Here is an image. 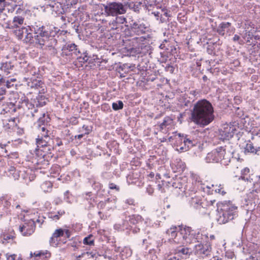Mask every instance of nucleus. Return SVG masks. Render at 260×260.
Returning a JSON list of instances; mask_svg holds the SVG:
<instances>
[{
	"instance_id": "1",
	"label": "nucleus",
	"mask_w": 260,
	"mask_h": 260,
	"mask_svg": "<svg viewBox=\"0 0 260 260\" xmlns=\"http://www.w3.org/2000/svg\"><path fill=\"white\" fill-rule=\"evenodd\" d=\"M15 35L18 39L23 40L26 43H35L41 48L44 46L52 47L57 43L55 39L49 35L48 32L43 25H31L28 26V28L22 27L15 31Z\"/></svg>"
},
{
	"instance_id": "2",
	"label": "nucleus",
	"mask_w": 260,
	"mask_h": 260,
	"mask_svg": "<svg viewBox=\"0 0 260 260\" xmlns=\"http://www.w3.org/2000/svg\"><path fill=\"white\" fill-rule=\"evenodd\" d=\"M214 119V109L208 101L201 100L194 104L191 111V121L196 124L204 126L210 124Z\"/></svg>"
},
{
	"instance_id": "3",
	"label": "nucleus",
	"mask_w": 260,
	"mask_h": 260,
	"mask_svg": "<svg viewBox=\"0 0 260 260\" xmlns=\"http://www.w3.org/2000/svg\"><path fill=\"white\" fill-rule=\"evenodd\" d=\"M15 211L19 218L22 219V216L25 218L24 223L19 226L20 232L24 236L31 235L35 231V224L38 223L40 226L44 222V218L43 216H39L38 218L33 217L35 216V210L26 211L25 210H22L19 205H17Z\"/></svg>"
},
{
	"instance_id": "4",
	"label": "nucleus",
	"mask_w": 260,
	"mask_h": 260,
	"mask_svg": "<svg viewBox=\"0 0 260 260\" xmlns=\"http://www.w3.org/2000/svg\"><path fill=\"white\" fill-rule=\"evenodd\" d=\"M216 220L219 224H224L238 216L237 207L231 202L217 204Z\"/></svg>"
},
{
	"instance_id": "5",
	"label": "nucleus",
	"mask_w": 260,
	"mask_h": 260,
	"mask_svg": "<svg viewBox=\"0 0 260 260\" xmlns=\"http://www.w3.org/2000/svg\"><path fill=\"white\" fill-rule=\"evenodd\" d=\"M241 179L245 181L246 184L245 187L249 190L247 198L255 197V194L260 196V191H258L260 188L259 176L250 174V169L246 167L241 171Z\"/></svg>"
},
{
	"instance_id": "6",
	"label": "nucleus",
	"mask_w": 260,
	"mask_h": 260,
	"mask_svg": "<svg viewBox=\"0 0 260 260\" xmlns=\"http://www.w3.org/2000/svg\"><path fill=\"white\" fill-rule=\"evenodd\" d=\"M231 155L230 152H226L224 147H219L209 152L205 161L207 163L220 162L223 165L226 166L231 161Z\"/></svg>"
},
{
	"instance_id": "7",
	"label": "nucleus",
	"mask_w": 260,
	"mask_h": 260,
	"mask_svg": "<svg viewBox=\"0 0 260 260\" xmlns=\"http://www.w3.org/2000/svg\"><path fill=\"white\" fill-rule=\"evenodd\" d=\"M181 238L177 239L178 244L180 245L202 242V234L198 230L185 226L181 230Z\"/></svg>"
},
{
	"instance_id": "8",
	"label": "nucleus",
	"mask_w": 260,
	"mask_h": 260,
	"mask_svg": "<svg viewBox=\"0 0 260 260\" xmlns=\"http://www.w3.org/2000/svg\"><path fill=\"white\" fill-rule=\"evenodd\" d=\"M148 26L143 22L140 21H133L130 24V27L128 29V34L130 36L134 37L132 39L133 46L137 47L138 44L143 42L145 38L143 37H134L135 36H139L145 34L148 30Z\"/></svg>"
},
{
	"instance_id": "9",
	"label": "nucleus",
	"mask_w": 260,
	"mask_h": 260,
	"mask_svg": "<svg viewBox=\"0 0 260 260\" xmlns=\"http://www.w3.org/2000/svg\"><path fill=\"white\" fill-rule=\"evenodd\" d=\"M7 175L12 177L15 180H19L22 182L28 184L34 179L33 175H29L30 171L24 168H16L14 166H10L7 170Z\"/></svg>"
},
{
	"instance_id": "10",
	"label": "nucleus",
	"mask_w": 260,
	"mask_h": 260,
	"mask_svg": "<svg viewBox=\"0 0 260 260\" xmlns=\"http://www.w3.org/2000/svg\"><path fill=\"white\" fill-rule=\"evenodd\" d=\"M105 15L108 16H117L125 14L127 7L120 2H111L104 4Z\"/></svg>"
},
{
	"instance_id": "11",
	"label": "nucleus",
	"mask_w": 260,
	"mask_h": 260,
	"mask_svg": "<svg viewBox=\"0 0 260 260\" xmlns=\"http://www.w3.org/2000/svg\"><path fill=\"white\" fill-rule=\"evenodd\" d=\"M116 207V199L114 198H108L104 201L100 202L98 204V208L99 210L98 213L107 214L108 212L113 210Z\"/></svg>"
},
{
	"instance_id": "12",
	"label": "nucleus",
	"mask_w": 260,
	"mask_h": 260,
	"mask_svg": "<svg viewBox=\"0 0 260 260\" xmlns=\"http://www.w3.org/2000/svg\"><path fill=\"white\" fill-rule=\"evenodd\" d=\"M190 178L193 187H189L188 191H197L198 190L202 189L205 192H210V187L208 185L202 184L200 176L195 174H191Z\"/></svg>"
},
{
	"instance_id": "13",
	"label": "nucleus",
	"mask_w": 260,
	"mask_h": 260,
	"mask_svg": "<svg viewBox=\"0 0 260 260\" xmlns=\"http://www.w3.org/2000/svg\"><path fill=\"white\" fill-rule=\"evenodd\" d=\"M236 127L231 124H224L219 130V139L224 141L233 137L236 131Z\"/></svg>"
},
{
	"instance_id": "14",
	"label": "nucleus",
	"mask_w": 260,
	"mask_h": 260,
	"mask_svg": "<svg viewBox=\"0 0 260 260\" xmlns=\"http://www.w3.org/2000/svg\"><path fill=\"white\" fill-rule=\"evenodd\" d=\"M14 202V200L8 196L0 197V211H3L4 214L10 213L13 208L12 203Z\"/></svg>"
},
{
	"instance_id": "15",
	"label": "nucleus",
	"mask_w": 260,
	"mask_h": 260,
	"mask_svg": "<svg viewBox=\"0 0 260 260\" xmlns=\"http://www.w3.org/2000/svg\"><path fill=\"white\" fill-rule=\"evenodd\" d=\"M183 228L180 226H172L166 231V234L172 239L171 242L178 244L177 239L181 238L182 234H181V230Z\"/></svg>"
},
{
	"instance_id": "16",
	"label": "nucleus",
	"mask_w": 260,
	"mask_h": 260,
	"mask_svg": "<svg viewBox=\"0 0 260 260\" xmlns=\"http://www.w3.org/2000/svg\"><path fill=\"white\" fill-rule=\"evenodd\" d=\"M185 195L188 197V200L190 205L194 208L198 207L199 205H202V203L201 197L198 194L197 191H185Z\"/></svg>"
},
{
	"instance_id": "17",
	"label": "nucleus",
	"mask_w": 260,
	"mask_h": 260,
	"mask_svg": "<svg viewBox=\"0 0 260 260\" xmlns=\"http://www.w3.org/2000/svg\"><path fill=\"white\" fill-rule=\"evenodd\" d=\"M49 118L47 115L46 116L45 113L42 114V117H41L38 119V123L39 127L38 128L39 131L41 132V136L44 138L48 139V131L46 129L45 126V123H47L49 121Z\"/></svg>"
},
{
	"instance_id": "18",
	"label": "nucleus",
	"mask_w": 260,
	"mask_h": 260,
	"mask_svg": "<svg viewBox=\"0 0 260 260\" xmlns=\"http://www.w3.org/2000/svg\"><path fill=\"white\" fill-rule=\"evenodd\" d=\"M24 23V18L20 16H16L13 17V20L12 21H10L9 23H7L6 25V28L14 29L16 28L15 31L16 30L21 29L23 26H21ZM28 28V26L26 27Z\"/></svg>"
},
{
	"instance_id": "19",
	"label": "nucleus",
	"mask_w": 260,
	"mask_h": 260,
	"mask_svg": "<svg viewBox=\"0 0 260 260\" xmlns=\"http://www.w3.org/2000/svg\"><path fill=\"white\" fill-rule=\"evenodd\" d=\"M62 53L66 55H73L77 56L80 53L79 48L74 43H67L62 49Z\"/></svg>"
},
{
	"instance_id": "20",
	"label": "nucleus",
	"mask_w": 260,
	"mask_h": 260,
	"mask_svg": "<svg viewBox=\"0 0 260 260\" xmlns=\"http://www.w3.org/2000/svg\"><path fill=\"white\" fill-rule=\"evenodd\" d=\"M20 102L15 103L13 102H8L6 104L3 105L2 111L1 114L3 113H10L12 114L16 111L17 108H19Z\"/></svg>"
},
{
	"instance_id": "21",
	"label": "nucleus",
	"mask_w": 260,
	"mask_h": 260,
	"mask_svg": "<svg viewBox=\"0 0 260 260\" xmlns=\"http://www.w3.org/2000/svg\"><path fill=\"white\" fill-rule=\"evenodd\" d=\"M186 136L176 132L173 134V135L169 137L168 140L170 142L172 143L175 148L182 143L185 139Z\"/></svg>"
},
{
	"instance_id": "22",
	"label": "nucleus",
	"mask_w": 260,
	"mask_h": 260,
	"mask_svg": "<svg viewBox=\"0 0 260 260\" xmlns=\"http://www.w3.org/2000/svg\"><path fill=\"white\" fill-rule=\"evenodd\" d=\"M46 1L45 5L47 7H49L52 12H54L56 14H59L62 13V9L61 8V5L56 2L55 0H45Z\"/></svg>"
},
{
	"instance_id": "23",
	"label": "nucleus",
	"mask_w": 260,
	"mask_h": 260,
	"mask_svg": "<svg viewBox=\"0 0 260 260\" xmlns=\"http://www.w3.org/2000/svg\"><path fill=\"white\" fill-rule=\"evenodd\" d=\"M115 19L110 23V25L112 26L111 28L113 29H118L122 28V24H125L126 23V18L123 16H115Z\"/></svg>"
},
{
	"instance_id": "24",
	"label": "nucleus",
	"mask_w": 260,
	"mask_h": 260,
	"mask_svg": "<svg viewBox=\"0 0 260 260\" xmlns=\"http://www.w3.org/2000/svg\"><path fill=\"white\" fill-rule=\"evenodd\" d=\"M191 253V249L181 246L175 249V254L183 259H186Z\"/></svg>"
},
{
	"instance_id": "25",
	"label": "nucleus",
	"mask_w": 260,
	"mask_h": 260,
	"mask_svg": "<svg viewBox=\"0 0 260 260\" xmlns=\"http://www.w3.org/2000/svg\"><path fill=\"white\" fill-rule=\"evenodd\" d=\"M14 65L11 61H2L1 63L0 70L3 72L4 76H8L12 73Z\"/></svg>"
},
{
	"instance_id": "26",
	"label": "nucleus",
	"mask_w": 260,
	"mask_h": 260,
	"mask_svg": "<svg viewBox=\"0 0 260 260\" xmlns=\"http://www.w3.org/2000/svg\"><path fill=\"white\" fill-rule=\"evenodd\" d=\"M18 122V119L14 117L4 119L3 120L4 127L7 130L12 129L17 126Z\"/></svg>"
},
{
	"instance_id": "27",
	"label": "nucleus",
	"mask_w": 260,
	"mask_h": 260,
	"mask_svg": "<svg viewBox=\"0 0 260 260\" xmlns=\"http://www.w3.org/2000/svg\"><path fill=\"white\" fill-rule=\"evenodd\" d=\"M173 126V120L170 117L164 118L163 122L160 124L159 127L160 131L163 133H167L168 130L170 129Z\"/></svg>"
},
{
	"instance_id": "28",
	"label": "nucleus",
	"mask_w": 260,
	"mask_h": 260,
	"mask_svg": "<svg viewBox=\"0 0 260 260\" xmlns=\"http://www.w3.org/2000/svg\"><path fill=\"white\" fill-rule=\"evenodd\" d=\"M54 237L56 238L60 237H64L67 238H69L71 235V232L68 229H58L56 230L53 233Z\"/></svg>"
},
{
	"instance_id": "29",
	"label": "nucleus",
	"mask_w": 260,
	"mask_h": 260,
	"mask_svg": "<svg viewBox=\"0 0 260 260\" xmlns=\"http://www.w3.org/2000/svg\"><path fill=\"white\" fill-rule=\"evenodd\" d=\"M172 168L177 172L183 171L186 167L185 164L179 158H176L172 163Z\"/></svg>"
},
{
	"instance_id": "30",
	"label": "nucleus",
	"mask_w": 260,
	"mask_h": 260,
	"mask_svg": "<svg viewBox=\"0 0 260 260\" xmlns=\"http://www.w3.org/2000/svg\"><path fill=\"white\" fill-rule=\"evenodd\" d=\"M38 70L35 67L31 66H28L26 70V76L24 78V79L26 81L29 80L31 78H36V76L38 74Z\"/></svg>"
},
{
	"instance_id": "31",
	"label": "nucleus",
	"mask_w": 260,
	"mask_h": 260,
	"mask_svg": "<svg viewBox=\"0 0 260 260\" xmlns=\"http://www.w3.org/2000/svg\"><path fill=\"white\" fill-rule=\"evenodd\" d=\"M260 150V147H254L253 144L250 142L248 141L245 147L244 153L245 154L252 153L257 154V152Z\"/></svg>"
},
{
	"instance_id": "32",
	"label": "nucleus",
	"mask_w": 260,
	"mask_h": 260,
	"mask_svg": "<svg viewBox=\"0 0 260 260\" xmlns=\"http://www.w3.org/2000/svg\"><path fill=\"white\" fill-rule=\"evenodd\" d=\"M195 248L199 254H202L205 256L209 255L210 252L209 248L207 245H203L201 244L196 245Z\"/></svg>"
},
{
	"instance_id": "33",
	"label": "nucleus",
	"mask_w": 260,
	"mask_h": 260,
	"mask_svg": "<svg viewBox=\"0 0 260 260\" xmlns=\"http://www.w3.org/2000/svg\"><path fill=\"white\" fill-rule=\"evenodd\" d=\"M208 186L210 187V192H207L208 193L212 194L213 191H214L215 192L218 193L222 196L225 194V192L223 190V187L221 184H212L211 186Z\"/></svg>"
},
{
	"instance_id": "34",
	"label": "nucleus",
	"mask_w": 260,
	"mask_h": 260,
	"mask_svg": "<svg viewBox=\"0 0 260 260\" xmlns=\"http://www.w3.org/2000/svg\"><path fill=\"white\" fill-rule=\"evenodd\" d=\"M131 226L127 220L123 221L122 223H116L114 226L115 229L119 231L130 229L129 228Z\"/></svg>"
},
{
	"instance_id": "35",
	"label": "nucleus",
	"mask_w": 260,
	"mask_h": 260,
	"mask_svg": "<svg viewBox=\"0 0 260 260\" xmlns=\"http://www.w3.org/2000/svg\"><path fill=\"white\" fill-rule=\"evenodd\" d=\"M231 23L229 22H222L219 25L217 32L220 35L223 36L225 34V31H228Z\"/></svg>"
},
{
	"instance_id": "36",
	"label": "nucleus",
	"mask_w": 260,
	"mask_h": 260,
	"mask_svg": "<svg viewBox=\"0 0 260 260\" xmlns=\"http://www.w3.org/2000/svg\"><path fill=\"white\" fill-rule=\"evenodd\" d=\"M27 85L31 88H37L40 87L41 84V80L36 79V78H31L26 81Z\"/></svg>"
},
{
	"instance_id": "37",
	"label": "nucleus",
	"mask_w": 260,
	"mask_h": 260,
	"mask_svg": "<svg viewBox=\"0 0 260 260\" xmlns=\"http://www.w3.org/2000/svg\"><path fill=\"white\" fill-rule=\"evenodd\" d=\"M245 32L243 35V38L246 40L247 42H250V40L252 38L253 35V31L254 30L251 29H249L248 27H245Z\"/></svg>"
},
{
	"instance_id": "38",
	"label": "nucleus",
	"mask_w": 260,
	"mask_h": 260,
	"mask_svg": "<svg viewBox=\"0 0 260 260\" xmlns=\"http://www.w3.org/2000/svg\"><path fill=\"white\" fill-rule=\"evenodd\" d=\"M89 59V57L87 55L86 53H83L81 56H77V60L76 61V65L78 66V63L79 67L82 66V64L86 62Z\"/></svg>"
},
{
	"instance_id": "39",
	"label": "nucleus",
	"mask_w": 260,
	"mask_h": 260,
	"mask_svg": "<svg viewBox=\"0 0 260 260\" xmlns=\"http://www.w3.org/2000/svg\"><path fill=\"white\" fill-rule=\"evenodd\" d=\"M52 187V184L50 181H45L41 185V189L45 192L51 191Z\"/></svg>"
},
{
	"instance_id": "40",
	"label": "nucleus",
	"mask_w": 260,
	"mask_h": 260,
	"mask_svg": "<svg viewBox=\"0 0 260 260\" xmlns=\"http://www.w3.org/2000/svg\"><path fill=\"white\" fill-rule=\"evenodd\" d=\"M14 236L10 234H4L1 237V241L3 244L10 243L13 241Z\"/></svg>"
},
{
	"instance_id": "41",
	"label": "nucleus",
	"mask_w": 260,
	"mask_h": 260,
	"mask_svg": "<svg viewBox=\"0 0 260 260\" xmlns=\"http://www.w3.org/2000/svg\"><path fill=\"white\" fill-rule=\"evenodd\" d=\"M129 222L133 224H139L140 222L143 223L142 217L140 215H134L129 218Z\"/></svg>"
},
{
	"instance_id": "42",
	"label": "nucleus",
	"mask_w": 260,
	"mask_h": 260,
	"mask_svg": "<svg viewBox=\"0 0 260 260\" xmlns=\"http://www.w3.org/2000/svg\"><path fill=\"white\" fill-rule=\"evenodd\" d=\"M36 143L37 147H43L47 144V139L44 137L38 136V138L36 139Z\"/></svg>"
},
{
	"instance_id": "43",
	"label": "nucleus",
	"mask_w": 260,
	"mask_h": 260,
	"mask_svg": "<svg viewBox=\"0 0 260 260\" xmlns=\"http://www.w3.org/2000/svg\"><path fill=\"white\" fill-rule=\"evenodd\" d=\"M97 255L98 254L95 251L84 252L81 254V256H85L88 258L96 257Z\"/></svg>"
},
{
	"instance_id": "44",
	"label": "nucleus",
	"mask_w": 260,
	"mask_h": 260,
	"mask_svg": "<svg viewBox=\"0 0 260 260\" xmlns=\"http://www.w3.org/2000/svg\"><path fill=\"white\" fill-rule=\"evenodd\" d=\"M94 239L92 235H90L86 237L83 239V243L86 245H93L94 244Z\"/></svg>"
},
{
	"instance_id": "45",
	"label": "nucleus",
	"mask_w": 260,
	"mask_h": 260,
	"mask_svg": "<svg viewBox=\"0 0 260 260\" xmlns=\"http://www.w3.org/2000/svg\"><path fill=\"white\" fill-rule=\"evenodd\" d=\"M176 150L179 152H185L188 150V146H186L185 141H184L181 144L176 147Z\"/></svg>"
},
{
	"instance_id": "46",
	"label": "nucleus",
	"mask_w": 260,
	"mask_h": 260,
	"mask_svg": "<svg viewBox=\"0 0 260 260\" xmlns=\"http://www.w3.org/2000/svg\"><path fill=\"white\" fill-rule=\"evenodd\" d=\"M132 254V249L128 247H125L121 251V255L125 257H128Z\"/></svg>"
},
{
	"instance_id": "47",
	"label": "nucleus",
	"mask_w": 260,
	"mask_h": 260,
	"mask_svg": "<svg viewBox=\"0 0 260 260\" xmlns=\"http://www.w3.org/2000/svg\"><path fill=\"white\" fill-rule=\"evenodd\" d=\"M152 14L156 17V20L159 19L160 23H164L166 21L165 19L162 17V14L160 13V11H155L152 12Z\"/></svg>"
},
{
	"instance_id": "48",
	"label": "nucleus",
	"mask_w": 260,
	"mask_h": 260,
	"mask_svg": "<svg viewBox=\"0 0 260 260\" xmlns=\"http://www.w3.org/2000/svg\"><path fill=\"white\" fill-rule=\"evenodd\" d=\"M123 107V104L122 101H118L117 102L112 103V108L113 110L116 111L120 109H122Z\"/></svg>"
},
{
	"instance_id": "49",
	"label": "nucleus",
	"mask_w": 260,
	"mask_h": 260,
	"mask_svg": "<svg viewBox=\"0 0 260 260\" xmlns=\"http://www.w3.org/2000/svg\"><path fill=\"white\" fill-rule=\"evenodd\" d=\"M185 141V143L186 144V146H188V149H190L192 146H194L197 143L196 141L195 140H191L188 138H187L186 137H185V139L184 140Z\"/></svg>"
},
{
	"instance_id": "50",
	"label": "nucleus",
	"mask_w": 260,
	"mask_h": 260,
	"mask_svg": "<svg viewBox=\"0 0 260 260\" xmlns=\"http://www.w3.org/2000/svg\"><path fill=\"white\" fill-rule=\"evenodd\" d=\"M91 128L87 125H83L80 132L83 133L84 135H87L91 132Z\"/></svg>"
},
{
	"instance_id": "51",
	"label": "nucleus",
	"mask_w": 260,
	"mask_h": 260,
	"mask_svg": "<svg viewBox=\"0 0 260 260\" xmlns=\"http://www.w3.org/2000/svg\"><path fill=\"white\" fill-rule=\"evenodd\" d=\"M6 145L0 143V155H5L7 154V150L6 149Z\"/></svg>"
},
{
	"instance_id": "52",
	"label": "nucleus",
	"mask_w": 260,
	"mask_h": 260,
	"mask_svg": "<svg viewBox=\"0 0 260 260\" xmlns=\"http://www.w3.org/2000/svg\"><path fill=\"white\" fill-rule=\"evenodd\" d=\"M50 244L52 246L56 247L58 245V241L56 237H54L53 235L50 238L49 240Z\"/></svg>"
},
{
	"instance_id": "53",
	"label": "nucleus",
	"mask_w": 260,
	"mask_h": 260,
	"mask_svg": "<svg viewBox=\"0 0 260 260\" xmlns=\"http://www.w3.org/2000/svg\"><path fill=\"white\" fill-rule=\"evenodd\" d=\"M206 202L207 203V208H209V209H212V207H214L215 204L216 205L217 204L216 203V201L215 200H207Z\"/></svg>"
},
{
	"instance_id": "54",
	"label": "nucleus",
	"mask_w": 260,
	"mask_h": 260,
	"mask_svg": "<svg viewBox=\"0 0 260 260\" xmlns=\"http://www.w3.org/2000/svg\"><path fill=\"white\" fill-rule=\"evenodd\" d=\"M144 224L146 225V226H153L154 224L156 226L157 224L156 223H153L152 221L148 218H146L145 220L144 221Z\"/></svg>"
},
{
	"instance_id": "55",
	"label": "nucleus",
	"mask_w": 260,
	"mask_h": 260,
	"mask_svg": "<svg viewBox=\"0 0 260 260\" xmlns=\"http://www.w3.org/2000/svg\"><path fill=\"white\" fill-rule=\"evenodd\" d=\"M246 260H260V252L255 253L254 256L251 255Z\"/></svg>"
},
{
	"instance_id": "56",
	"label": "nucleus",
	"mask_w": 260,
	"mask_h": 260,
	"mask_svg": "<svg viewBox=\"0 0 260 260\" xmlns=\"http://www.w3.org/2000/svg\"><path fill=\"white\" fill-rule=\"evenodd\" d=\"M108 186L109 188L111 190H115L117 191L119 190V187L113 183H109Z\"/></svg>"
},
{
	"instance_id": "57",
	"label": "nucleus",
	"mask_w": 260,
	"mask_h": 260,
	"mask_svg": "<svg viewBox=\"0 0 260 260\" xmlns=\"http://www.w3.org/2000/svg\"><path fill=\"white\" fill-rule=\"evenodd\" d=\"M7 260H19V257L17 255L13 254L8 255L6 254Z\"/></svg>"
},
{
	"instance_id": "58",
	"label": "nucleus",
	"mask_w": 260,
	"mask_h": 260,
	"mask_svg": "<svg viewBox=\"0 0 260 260\" xmlns=\"http://www.w3.org/2000/svg\"><path fill=\"white\" fill-rule=\"evenodd\" d=\"M165 70L172 74L174 72V68L173 66L170 64H167L165 67Z\"/></svg>"
},
{
	"instance_id": "59",
	"label": "nucleus",
	"mask_w": 260,
	"mask_h": 260,
	"mask_svg": "<svg viewBox=\"0 0 260 260\" xmlns=\"http://www.w3.org/2000/svg\"><path fill=\"white\" fill-rule=\"evenodd\" d=\"M49 217L53 220H57L59 219V215L56 213H51L49 215Z\"/></svg>"
},
{
	"instance_id": "60",
	"label": "nucleus",
	"mask_w": 260,
	"mask_h": 260,
	"mask_svg": "<svg viewBox=\"0 0 260 260\" xmlns=\"http://www.w3.org/2000/svg\"><path fill=\"white\" fill-rule=\"evenodd\" d=\"M92 195V194L90 192H87L85 194V199L88 201L90 204H92V197H91Z\"/></svg>"
},
{
	"instance_id": "61",
	"label": "nucleus",
	"mask_w": 260,
	"mask_h": 260,
	"mask_svg": "<svg viewBox=\"0 0 260 260\" xmlns=\"http://www.w3.org/2000/svg\"><path fill=\"white\" fill-rule=\"evenodd\" d=\"M43 255H44V253H42V252H34V253H32V252H31L30 253V256L31 257L34 256L35 257H41Z\"/></svg>"
},
{
	"instance_id": "62",
	"label": "nucleus",
	"mask_w": 260,
	"mask_h": 260,
	"mask_svg": "<svg viewBox=\"0 0 260 260\" xmlns=\"http://www.w3.org/2000/svg\"><path fill=\"white\" fill-rule=\"evenodd\" d=\"M7 15L3 12V10L0 9V21H4L6 19Z\"/></svg>"
},
{
	"instance_id": "63",
	"label": "nucleus",
	"mask_w": 260,
	"mask_h": 260,
	"mask_svg": "<svg viewBox=\"0 0 260 260\" xmlns=\"http://www.w3.org/2000/svg\"><path fill=\"white\" fill-rule=\"evenodd\" d=\"M160 10L161 12H163L162 15L165 16L167 17H169L170 16L168 13V10L166 9L165 7H163V8H161Z\"/></svg>"
},
{
	"instance_id": "64",
	"label": "nucleus",
	"mask_w": 260,
	"mask_h": 260,
	"mask_svg": "<svg viewBox=\"0 0 260 260\" xmlns=\"http://www.w3.org/2000/svg\"><path fill=\"white\" fill-rule=\"evenodd\" d=\"M234 255L235 254L233 252L226 251L225 252V257L228 258L232 259L233 257H234Z\"/></svg>"
}]
</instances>
